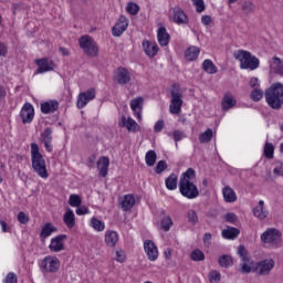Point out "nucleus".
Wrapping results in <instances>:
<instances>
[{"instance_id":"46","label":"nucleus","mask_w":283,"mask_h":283,"mask_svg":"<svg viewBox=\"0 0 283 283\" xmlns=\"http://www.w3.org/2000/svg\"><path fill=\"white\" fill-rule=\"evenodd\" d=\"M69 205L71 207H81V205H83V200L81 199V196H78V195H70Z\"/></svg>"},{"instance_id":"33","label":"nucleus","mask_w":283,"mask_h":283,"mask_svg":"<svg viewBox=\"0 0 283 283\" xmlns=\"http://www.w3.org/2000/svg\"><path fill=\"white\" fill-rule=\"evenodd\" d=\"M255 218L264 220L269 216V211L264 210V200L259 201V206L253 209Z\"/></svg>"},{"instance_id":"62","label":"nucleus","mask_w":283,"mask_h":283,"mask_svg":"<svg viewBox=\"0 0 283 283\" xmlns=\"http://www.w3.org/2000/svg\"><path fill=\"white\" fill-rule=\"evenodd\" d=\"M212 21L213 20L211 19V15H202L201 17V23L203 25H211Z\"/></svg>"},{"instance_id":"20","label":"nucleus","mask_w":283,"mask_h":283,"mask_svg":"<svg viewBox=\"0 0 283 283\" xmlns=\"http://www.w3.org/2000/svg\"><path fill=\"white\" fill-rule=\"evenodd\" d=\"M144 249L150 262H156V260H158V248L156 247V243H154V241L146 240L144 242Z\"/></svg>"},{"instance_id":"3","label":"nucleus","mask_w":283,"mask_h":283,"mask_svg":"<svg viewBox=\"0 0 283 283\" xmlns=\"http://www.w3.org/2000/svg\"><path fill=\"white\" fill-rule=\"evenodd\" d=\"M31 163L32 169L40 176V178H48L50 175L48 174V167L45 165V159L43 155L39 150V145L33 143L31 144Z\"/></svg>"},{"instance_id":"8","label":"nucleus","mask_w":283,"mask_h":283,"mask_svg":"<svg viewBox=\"0 0 283 283\" xmlns=\"http://www.w3.org/2000/svg\"><path fill=\"white\" fill-rule=\"evenodd\" d=\"M275 269V261L273 259H264L253 264V273L258 275H271Z\"/></svg>"},{"instance_id":"59","label":"nucleus","mask_w":283,"mask_h":283,"mask_svg":"<svg viewBox=\"0 0 283 283\" xmlns=\"http://www.w3.org/2000/svg\"><path fill=\"white\" fill-rule=\"evenodd\" d=\"M276 167L273 169V174L275 176H283V163L282 161H276Z\"/></svg>"},{"instance_id":"10","label":"nucleus","mask_w":283,"mask_h":283,"mask_svg":"<svg viewBox=\"0 0 283 283\" xmlns=\"http://www.w3.org/2000/svg\"><path fill=\"white\" fill-rule=\"evenodd\" d=\"M169 19L177 23V25H188L189 24V17L185 13V10L179 6H176L169 10Z\"/></svg>"},{"instance_id":"36","label":"nucleus","mask_w":283,"mask_h":283,"mask_svg":"<svg viewBox=\"0 0 283 283\" xmlns=\"http://www.w3.org/2000/svg\"><path fill=\"white\" fill-rule=\"evenodd\" d=\"M198 54H200V48L190 46L187 49L185 56L187 61H196V59H198Z\"/></svg>"},{"instance_id":"22","label":"nucleus","mask_w":283,"mask_h":283,"mask_svg":"<svg viewBox=\"0 0 283 283\" xmlns=\"http://www.w3.org/2000/svg\"><path fill=\"white\" fill-rule=\"evenodd\" d=\"M42 114H54L59 112V102L55 99H50L41 104Z\"/></svg>"},{"instance_id":"21","label":"nucleus","mask_w":283,"mask_h":283,"mask_svg":"<svg viewBox=\"0 0 283 283\" xmlns=\"http://www.w3.org/2000/svg\"><path fill=\"white\" fill-rule=\"evenodd\" d=\"M235 105H238L235 97H233L231 93H226L221 101V109L223 112H229V109H232V107H235Z\"/></svg>"},{"instance_id":"51","label":"nucleus","mask_w":283,"mask_h":283,"mask_svg":"<svg viewBox=\"0 0 283 283\" xmlns=\"http://www.w3.org/2000/svg\"><path fill=\"white\" fill-rule=\"evenodd\" d=\"M192 1H193V6H196V12H198L199 14L205 12V10H207L205 0H192Z\"/></svg>"},{"instance_id":"50","label":"nucleus","mask_w":283,"mask_h":283,"mask_svg":"<svg viewBox=\"0 0 283 283\" xmlns=\"http://www.w3.org/2000/svg\"><path fill=\"white\" fill-rule=\"evenodd\" d=\"M168 166H167V161L165 160H159L155 167V174H163V171H167Z\"/></svg>"},{"instance_id":"56","label":"nucleus","mask_w":283,"mask_h":283,"mask_svg":"<svg viewBox=\"0 0 283 283\" xmlns=\"http://www.w3.org/2000/svg\"><path fill=\"white\" fill-rule=\"evenodd\" d=\"M163 129H165V120L163 119H159L155 126H154V132L156 134H160V132H163Z\"/></svg>"},{"instance_id":"44","label":"nucleus","mask_w":283,"mask_h":283,"mask_svg":"<svg viewBox=\"0 0 283 283\" xmlns=\"http://www.w3.org/2000/svg\"><path fill=\"white\" fill-rule=\"evenodd\" d=\"M241 10L245 14H253V12H255V4H253V2H251V1H245L242 3Z\"/></svg>"},{"instance_id":"45","label":"nucleus","mask_w":283,"mask_h":283,"mask_svg":"<svg viewBox=\"0 0 283 283\" xmlns=\"http://www.w3.org/2000/svg\"><path fill=\"white\" fill-rule=\"evenodd\" d=\"M273 154H275V147L271 143H265L264 146V156L269 158V160L273 159Z\"/></svg>"},{"instance_id":"5","label":"nucleus","mask_w":283,"mask_h":283,"mask_svg":"<svg viewBox=\"0 0 283 283\" xmlns=\"http://www.w3.org/2000/svg\"><path fill=\"white\" fill-rule=\"evenodd\" d=\"M261 242L270 244L273 249L282 247V232L275 228H269L261 234Z\"/></svg>"},{"instance_id":"34","label":"nucleus","mask_w":283,"mask_h":283,"mask_svg":"<svg viewBox=\"0 0 283 283\" xmlns=\"http://www.w3.org/2000/svg\"><path fill=\"white\" fill-rule=\"evenodd\" d=\"M222 193L226 202H235V200H238L235 191L229 186L223 188Z\"/></svg>"},{"instance_id":"48","label":"nucleus","mask_w":283,"mask_h":283,"mask_svg":"<svg viewBox=\"0 0 283 283\" xmlns=\"http://www.w3.org/2000/svg\"><path fill=\"white\" fill-rule=\"evenodd\" d=\"M128 14L136 15L140 12V7L136 2H129L126 7Z\"/></svg>"},{"instance_id":"58","label":"nucleus","mask_w":283,"mask_h":283,"mask_svg":"<svg viewBox=\"0 0 283 283\" xmlns=\"http://www.w3.org/2000/svg\"><path fill=\"white\" fill-rule=\"evenodd\" d=\"M226 222H230L231 224H233L237 220H238V216H235V213L233 212H228L224 217Z\"/></svg>"},{"instance_id":"54","label":"nucleus","mask_w":283,"mask_h":283,"mask_svg":"<svg viewBox=\"0 0 283 283\" xmlns=\"http://www.w3.org/2000/svg\"><path fill=\"white\" fill-rule=\"evenodd\" d=\"M18 221L20 224H28L30 222V217L25 212L18 213Z\"/></svg>"},{"instance_id":"23","label":"nucleus","mask_w":283,"mask_h":283,"mask_svg":"<svg viewBox=\"0 0 283 283\" xmlns=\"http://www.w3.org/2000/svg\"><path fill=\"white\" fill-rule=\"evenodd\" d=\"M97 169L102 178H107L109 171V157H101L97 161Z\"/></svg>"},{"instance_id":"37","label":"nucleus","mask_w":283,"mask_h":283,"mask_svg":"<svg viewBox=\"0 0 283 283\" xmlns=\"http://www.w3.org/2000/svg\"><path fill=\"white\" fill-rule=\"evenodd\" d=\"M156 160H158L156 150H148L145 156L147 167H154V165H156Z\"/></svg>"},{"instance_id":"7","label":"nucleus","mask_w":283,"mask_h":283,"mask_svg":"<svg viewBox=\"0 0 283 283\" xmlns=\"http://www.w3.org/2000/svg\"><path fill=\"white\" fill-rule=\"evenodd\" d=\"M78 45L86 56H96L98 54V44L90 35H82L78 39Z\"/></svg>"},{"instance_id":"55","label":"nucleus","mask_w":283,"mask_h":283,"mask_svg":"<svg viewBox=\"0 0 283 283\" xmlns=\"http://www.w3.org/2000/svg\"><path fill=\"white\" fill-rule=\"evenodd\" d=\"M75 213L77 216H87V213H90V208L86 206H80L77 207V209L75 210Z\"/></svg>"},{"instance_id":"11","label":"nucleus","mask_w":283,"mask_h":283,"mask_svg":"<svg viewBox=\"0 0 283 283\" xmlns=\"http://www.w3.org/2000/svg\"><path fill=\"white\" fill-rule=\"evenodd\" d=\"M96 98V90L88 88L87 91L80 93L77 96V109H83L90 101H94Z\"/></svg>"},{"instance_id":"14","label":"nucleus","mask_w":283,"mask_h":283,"mask_svg":"<svg viewBox=\"0 0 283 283\" xmlns=\"http://www.w3.org/2000/svg\"><path fill=\"white\" fill-rule=\"evenodd\" d=\"M64 240H67L66 234H60L51 239V244L49 245L50 251L53 253H60V251H65Z\"/></svg>"},{"instance_id":"27","label":"nucleus","mask_w":283,"mask_h":283,"mask_svg":"<svg viewBox=\"0 0 283 283\" xmlns=\"http://www.w3.org/2000/svg\"><path fill=\"white\" fill-rule=\"evenodd\" d=\"M135 205L136 198L134 197V195H125L124 198L120 200L123 211H130Z\"/></svg>"},{"instance_id":"41","label":"nucleus","mask_w":283,"mask_h":283,"mask_svg":"<svg viewBox=\"0 0 283 283\" xmlns=\"http://www.w3.org/2000/svg\"><path fill=\"white\" fill-rule=\"evenodd\" d=\"M211 138H213V130L211 128H208L205 133L199 135V142L201 144L211 143Z\"/></svg>"},{"instance_id":"57","label":"nucleus","mask_w":283,"mask_h":283,"mask_svg":"<svg viewBox=\"0 0 283 283\" xmlns=\"http://www.w3.org/2000/svg\"><path fill=\"white\" fill-rule=\"evenodd\" d=\"M18 282L19 280L17 279V274H14V272H10L4 279V283H18Z\"/></svg>"},{"instance_id":"4","label":"nucleus","mask_w":283,"mask_h":283,"mask_svg":"<svg viewBox=\"0 0 283 283\" xmlns=\"http://www.w3.org/2000/svg\"><path fill=\"white\" fill-rule=\"evenodd\" d=\"M233 57L240 61L241 70H258L260 67V59L249 51L238 50L233 53Z\"/></svg>"},{"instance_id":"42","label":"nucleus","mask_w":283,"mask_h":283,"mask_svg":"<svg viewBox=\"0 0 283 283\" xmlns=\"http://www.w3.org/2000/svg\"><path fill=\"white\" fill-rule=\"evenodd\" d=\"M91 227L94 228L95 231H105V222L98 220L96 217L91 219Z\"/></svg>"},{"instance_id":"47","label":"nucleus","mask_w":283,"mask_h":283,"mask_svg":"<svg viewBox=\"0 0 283 283\" xmlns=\"http://www.w3.org/2000/svg\"><path fill=\"white\" fill-rule=\"evenodd\" d=\"M263 96H264V92H262V90L260 88H254L250 94V98L251 101H254V103L262 101Z\"/></svg>"},{"instance_id":"31","label":"nucleus","mask_w":283,"mask_h":283,"mask_svg":"<svg viewBox=\"0 0 283 283\" xmlns=\"http://www.w3.org/2000/svg\"><path fill=\"white\" fill-rule=\"evenodd\" d=\"M105 242L107 247H116L118 242V232L114 230H107L105 233Z\"/></svg>"},{"instance_id":"49","label":"nucleus","mask_w":283,"mask_h":283,"mask_svg":"<svg viewBox=\"0 0 283 283\" xmlns=\"http://www.w3.org/2000/svg\"><path fill=\"white\" fill-rule=\"evenodd\" d=\"M238 255H240L242 262H249L251 259L249 258V251L244 245H240L238 249Z\"/></svg>"},{"instance_id":"2","label":"nucleus","mask_w":283,"mask_h":283,"mask_svg":"<svg viewBox=\"0 0 283 283\" xmlns=\"http://www.w3.org/2000/svg\"><path fill=\"white\" fill-rule=\"evenodd\" d=\"M265 101L271 109H282L283 103V84L280 82L273 83L265 90Z\"/></svg>"},{"instance_id":"40","label":"nucleus","mask_w":283,"mask_h":283,"mask_svg":"<svg viewBox=\"0 0 283 283\" xmlns=\"http://www.w3.org/2000/svg\"><path fill=\"white\" fill-rule=\"evenodd\" d=\"M168 136L175 140L177 147H178V143H180L182 138H187V135L185 134V132L180 129H176L172 133H168Z\"/></svg>"},{"instance_id":"35","label":"nucleus","mask_w":283,"mask_h":283,"mask_svg":"<svg viewBox=\"0 0 283 283\" xmlns=\"http://www.w3.org/2000/svg\"><path fill=\"white\" fill-rule=\"evenodd\" d=\"M165 182L166 189H168L169 191L178 189V176H176V174H171L168 178H166Z\"/></svg>"},{"instance_id":"61","label":"nucleus","mask_w":283,"mask_h":283,"mask_svg":"<svg viewBox=\"0 0 283 283\" xmlns=\"http://www.w3.org/2000/svg\"><path fill=\"white\" fill-rule=\"evenodd\" d=\"M0 227L3 233H10L12 231V228H10L4 220H0Z\"/></svg>"},{"instance_id":"1","label":"nucleus","mask_w":283,"mask_h":283,"mask_svg":"<svg viewBox=\"0 0 283 283\" xmlns=\"http://www.w3.org/2000/svg\"><path fill=\"white\" fill-rule=\"evenodd\" d=\"M196 178V170L193 168H188L179 179V192L184 198H188V200H193L200 196V191L198 190V186L193 184V179Z\"/></svg>"},{"instance_id":"29","label":"nucleus","mask_w":283,"mask_h":283,"mask_svg":"<svg viewBox=\"0 0 283 283\" xmlns=\"http://www.w3.org/2000/svg\"><path fill=\"white\" fill-rule=\"evenodd\" d=\"M143 48H144L145 54H147V56H150V59H154V56L158 54V44L156 43L144 41Z\"/></svg>"},{"instance_id":"16","label":"nucleus","mask_w":283,"mask_h":283,"mask_svg":"<svg viewBox=\"0 0 283 283\" xmlns=\"http://www.w3.org/2000/svg\"><path fill=\"white\" fill-rule=\"evenodd\" d=\"M53 129L51 127L44 128V130L40 135V140L43 143L45 150L49 151V154H52L53 147H52V137Z\"/></svg>"},{"instance_id":"26","label":"nucleus","mask_w":283,"mask_h":283,"mask_svg":"<svg viewBox=\"0 0 283 283\" xmlns=\"http://www.w3.org/2000/svg\"><path fill=\"white\" fill-rule=\"evenodd\" d=\"M160 227L163 231H169L171 227H174V220L171 219V216H167V212L165 210L160 211Z\"/></svg>"},{"instance_id":"38","label":"nucleus","mask_w":283,"mask_h":283,"mask_svg":"<svg viewBox=\"0 0 283 283\" xmlns=\"http://www.w3.org/2000/svg\"><path fill=\"white\" fill-rule=\"evenodd\" d=\"M203 70L207 72V74H218V66L213 64V61L211 60H205L202 63Z\"/></svg>"},{"instance_id":"9","label":"nucleus","mask_w":283,"mask_h":283,"mask_svg":"<svg viewBox=\"0 0 283 283\" xmlns=\"http://www.w3.org/2000/svg\"><path fill=\"white\" fill-rule=\"evenodd\" d=\"M42 273H56L61 269V261L56 256H45L41 263Z\"/></svg>"},{"instance_id":"43","label":"nucleus","mask_w":283,"mask_h":283,"mask_svg":"<svg viewBox=\"0 0 283 283\" xmlns=\"http://www.w3.org/2000/svg\"><path fill=\"white\" fill-rule=\"evenodd\" d=\"M190 260L193 262H202L205 260V252L200 249H196L190 254Z\"/></svg>"},{"instance_id":"52","label":"nucleus","mask_w":283,"mask_h":283,"mask_svg":"<svg viewBox=\"0 0 283 283\" xmlns=\"http://www.w3.org/2000/svg\"><path fill=\"white\" fill-rule=\"evenodd\" d=\"M188 222H191L192 224L198 223V213L196 210H189L187 213Z\"/></svg>"},{"instance_id":"24","label":"nucleus","mask_w":283,"mask_h":283,"mask_svg":"<svg viewBox=\"0 0 283 283\" xmlns=\"http://www.w3.org/2000/svg\"><path fill=\"white\" fill-rule=\"evenodd\" d=\"M63 222L67 227V229H74L76 227V216L74 214V210L67 208L64 216Z\"/></svg>"},{"instance_id":"18","label":"nucleus","mask_w":283,"mask_h":283,"mask_svg":"<svg viewBox=\"0 0 283 283\" xmlns=\"http://www.w3.org/2000/svg\"><path fill=\"white\" fill-rule=\"evenodd\" d=\"M143 105H145V98H143V96L130 101V109L138 120H143Z\"/></svg>"},{"instance_id":"53","label":"nucleus","mask_w":283,"mask_h":283,"mask_svg":"<svg viewBox=\"0 0 283 283\" xmlns=\"http://www.w3.org/2000/svg\"><path fill=\"white\" fill-rule=\"evenodd\" d=\"M248 262H243V264H241V273H245V274H249V273H253V265L255 263H251V265L247 264Z\"/></svg>"},{"instance_id":"30","label":"nucleus","mask_w":283,"mask_h":283,"mask_svg":"<svg viewBox=\"0 0 283 283\" xmlns=\"http://www.w3.org/2000/svg\"><path fill=\"white\" fill-rule=\"evenodd\" d=\"M56 231H59V229L54 227L52 223L48 222L42 227V230L40 232V238L42 240H45L46 238H50L52 233H56Z\"/></svg>"},{"instance_id":"25","label":"nucleus","mask_w":283,"mask_h":283,"mask_svg":"<svg viewBox=\"0 0 283 283\" xmlns=\"http://www.w3.org/2000/svg\"><path fill=\"white\" fill-rule=\"evenodd\" d=\"M270 70L274 72V74H279V76H283V61L282 59L274 56L270 60Z\"/></svg>"},{"instance_id":"39","label":"nucleus","mask_w":283,"mask_h":283,"mask_svg":"<svg viewBox=\"0 0 283 283\" xmlns=\"http://www.w3.org/2000/svg\"><path fill=\"white\" fill-rule=\"evenodd\" d=\"M218 262L222 269H229L233 264V258L229 254H223L218 259Z\"/></svg>"},{"instance_id":"12","label":"nucleus","mask_w":283,"mask_h":283,"mask_svg":"<svg viewBox=\"0 0 283 283\" xmlns=\"http://www.w3.org/2000/svg\"><path fill=\"white\" fill-rule=\"evenodd\" d=\"M114 81L118 83V85H127V83L132 81V73H129L127 69L119 66L115 71Z\"/></svg>"},{"instance_id":"17","label":"nucleus","mask_w":283,"mask_h":283,"mask_svg":"<svg viewBox=\"0 0 283 283\" xmlns=\"http://www.w3.org/2000/svg\"><path fill=\"white\" fill-rule=\"evenodd\" d=\"M35 65H38L35 74H45V72L54 71L53 63L48 57L35 60Z\"/></svg>"},{"instance_id":"6","label":"nucleus","mask_w":283,"mask_h":283,"mask_svg":"<svg viewBox=\"0 0 283 283\" xmlns=\"http://www.w3.org/2000/svg\"><path fill=\"white\" fill-rule=\"evenodd\" d=\"M171 99H170V106L169 112L170 114L178 115L180 112H182V92H180V86L177 84L172 85V88L170 91Z\"/></svg>"},{"instance_id":"32","label":"nucleus","mask_w":283,"mask_h":283,"mask_svg":"<svg viewBox=\"0 0 283 283\" xmlns=\"http://www.w3.org/2000/svg\"><path fill=\"white\" fill-rule=\"evenodd\" d=\"M240 235V229L228 227V229L222 230V238L226 240H235Z\"/></svg>"},{"instance_id":"15","label":"nucleus","mask_w":283,"mask_h":283,"mask_svg":"<svg viewBox=\"0 0 283 283\" xmlns=\"http://www.w3.org/2000/svg\"><path fill=\"white\" fill-rule=\"evenodd\" d=\"M129 27V20L127 17L120 15L116 24L112 28L113 36H122L123 32Z\"/></svg>"},{"instance_id":"19","label":"nucleus","mask_w":283,"mask_h":283,"mask_svg":"<svg viewBox=\"0 0 283 283\" xmlns=\"http://www.w3.org/2000/svg\"><path fill=\"white\" fill-rule=\"evenodd\" d=\"M118 125L119 127H126L127 132H132L133 134H136L140 129V125L134 118H127L125 115L122 116Z\"/></svg>"},{"instance_id":"63","label":"nucleus","mask_w":283,"mask_h":283,"mask_svg":"<svg viewBox=\"0 0 283 283\" xmlns=\"http://www.w3.org/2000/svg\"><path fill=\"white\" fill-rule=\"evenodd\" d=\"M210 282H220V273L211 272L210 273Z\"/></svg>"},{"instance_id":"28","label":"nucleus","mask_w":283,"mask_h":283,"mask_svg":"<svg viewBox=\"0 0 283 283\" xmlns=\"http://www.w3.org/2000/svg\"><path fill=\"white\" fill-rule=\"evenodd\" d=\"M157 39H158V43H159V45H161V48H166V45H169L170 35H169V33H167V29L165 27H160L158 29Z\"/></svg>"},{"instance_id":"13","label":"nucleus","mask_w":283,"mask_h":283,"mask_svg":"<svg viewBox=\"0 0 283 283\" xmlns=\"http://www.w3.org/2000/svg\"><path fill=\"white\" fill-rule=\"evenodd\" d=\"M20 117L23 125L32 123V120H34V106L27 102L21 108Z\"/></svg>"},{"instance_id":"64","label":"nucleus","mask_w":283,"mask_h":283,"mask_svg":"<svg viewBox=\"0 0 283 283\" xmlns=\"http://www.w3.org/2000/svg\"><path fill=\"white\" fill-rule=\"evenodd\" d=\"M8 54V46H6V43L0 42V56H7Z\"/></svg>"},{"instance_id":"60","label":"nucleus","mask_w":283,"mask_h":283,"mask_svg":"<svg viewBox=\"0 0 283 283\" xmlns=\"http://www.w3.org/2000/svg\"><path fill=\"white\" fill-rule=\"evenodd\" d=\"M116 260H117V262H120V263L125 262V260H126L125 251H123V250L116 251Z\"/></svg>"}]
</instances>
